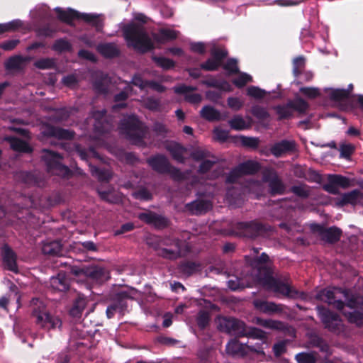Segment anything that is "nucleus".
I'll return each instance as SVG.
<instances>
[{"label": "nucleus", "mask_w": 363, "mask_h": 363, "mask_svg": "<svg viewBox=\"0 0 363 363\" xmlns=\"http://www.w3.org/2000/svg\"><path fill=\"white\" fill-rule=\"evenodd\" d=\"M343 195V203L347 204L356 205L359 198H363V194L359 189H354Z\"/></svg>", "instance_id": "47"}, {"label": "nucleus", "mask_w": 363, "mask_h": 363, "mask_svg": "<svg viewBox=\"0 0 363 363\" xmlns=\"http://www.w3.org/2000/svg\"><path fill=\"white\" fill-rule=\"evenodd\" d=\"M119 128L122 134L133 145H145L144 138L147 127L137 116L132 114L124 117L120 122Z\"/></svg>", "instance_id": "2"}, {"label": "nucleus", "mask_w": 363, "mask_h": 363, "mask_svg": "<svg viewBox=\"0 0 363 363\" xmlns=\"http://www.w3.org/2000/svg\"><path fill=\"white\" fill-rule=\"evenodd\" d=\"M311 230L317 233L321 240L328 243L335 244L337 242L342 236V230L336 226H331L325 228L323 225L318 223H312L310 225Z\"/></svg>", "instance_id": "14"}, {"label": "nucleus", "mask_w": 363, "mask_h": 363, "mask_svg": "<svg viewBox=\"0 0 363 363\" xmlns=\"http://www.w3.org/2000/svg\"><path fill=\"white\" fill-rule=\"evenodd\" d=\"M336 290L342 294L345 301H347L346 305L350 308H359L360 305L362 306L363 308V300L359 299L356 296L352 294L348 289H336Z\"/></svg>", "instance_id": "38"}, {"label": "nucleus", "mask_w": 363, "mask_h": 363, "mask_svg": "<svg viewBox=\"0 0 363 363\" xmlns=\"http://www.w3.org/2000/svg\"><path fill=\"white\" fill-rule=\"evenodd\" d=\"M132 291L133 289L120 291L111 296V303L106 311L108 318H112L116 313H119L122 315L125 314L128 308V301L133 299Z\"/></svg>", "instance_id": "7"}, {"label": "nucleus", "mask_w": 363, "mask_h": 363, "mask_svg": "<svg viewBox=\"0 0 363 363\" xmlns=\"http://www.w3.org/2000/svg\"><path fill=\"white\" fill-rule=\"evenodd\" d=\"M201 116L208 121H218L221 120L220 113L211 106H203L200 111Z\"/></svg>", "instance_id": "40"}, {"label": "nucleus", "mask_w": 363, "mask_h": 363, "mask_svg": "<svg viewBox=\"0 0 363 363\" xmlns=\"http://www.w3.org/2000/svg\"><path fill=\"white\" fill-rule=\"evenodd\" d=\"M5 140L9 143L11 148L14 151L23 153H30L33 151L32 147L26 141L17 137L8 136L6 137Z\"/></svg>", "instance_id": "30"}, {"label": "nucleus", "mask_w": 363, "mask_h": 363, "mask_svg": "<svg viewBox=\"0 0 363 363\" xmlns=\"http://www.w3.org/2000/svg\"><path fill=\"white\" fill-rule=\"evenodd\" d=\"M246 326L245 322L233 317H224L219 324L221 331L236 337H242L246 335L245 333Z\"/></svg>", "instance_id": "16"}, {"label": "nucleus", "mask_w": 363, "mask_h": 363, "mask_svg": "<svg viewBox=\"0 0 363 363\" xmlns=\"http://www.w3.org/2000/svg\"><path fill=\"white\" fill-rule=\"evenodd\" d=\"M31 317L37 327L46 331L60 329L62 325L61 319L51 313L45 306L33 308Z\"/></svg>", "instance_id": "4"}, {"label": "nucleus", "mask_w": 363, "mask_h": 363, "mask_svg": "<svg viewBox=\"0 0 363 363\" xmlns=\"http://www.w3.org/2000/svg\"><path fill=\"white\" fill-rule=\"evenodd\" d=\"M297 363H317L315 356L311 352H302L295 356Z\"/></svg>", "instance_id": "56"}, {"label": "nucleus", "mask_w": 363, "mask_h": 363, "mask_svg": "<svg viewBox=\"0 0 363 363\" xmlns=\"http://www.w3.org/2000/svg\"><path fill=\"white\" fill-rule=\"evenodd\" d=\"M96 50L106 59H113L121 55V50L114 43H100L96 47Z\"/></svg>", "instance_id": "26"}, {"label": "nucleus", "mask_w": 363, "mask_h": 363, "mask_svg": "<svg viewBox=\"0 0 363 363\" xmlns=\"http://www.w3.org/2000/svg\"><path fill=\"white\" fill-rule=\"evenodd\" d=\"M34 66L39 69H50L56 67V60L54 58H40L34 62Z\"/></svg>", "instance_id": "50"}, {"label": "nucleus", "mask_w": 363, "mask_h": 363, "mask_svg": "<svg viewBox=\"0 0 363 363\" xmlns=\"http://www.w3.org/2000/svg\"><path fill=\"white\" fill-rule=\"evenodd\" d=\"M230 128L236 130H242L247 128V125L242 116L237 115L228 121Z\"/></svg>", "instance_id": "54"}, {"label": "nucleus", "mask_w": 363, "mask_h": 363, "mask_svg": "<svg viewBox=\"0 0 363 363\" xmlns=\"http://www.w3.org/2000/svg\"><path fill=\"white\" fill-rule=\"evenodd\" d=\"M97 192L103 201L106 202L114 203H116L118 199L113 193V189L108 186L107 189L103 190L101 188H97Z\"/></svg>", "instance_id": "46"}, {"label": "nucleus", "mask_w": 363, "mask_h": 363, "mask_svg": "<svg viewBox=\"0 0 363 363\" xmlns=\"http://www.w3.org/2000/svg\"><path fill=\"white\" fill-rule=\"evenodd\" d=\"M212 205L209 201L196 199L185 205V209L191 215H203L211 209Z\"/></svg>", "instance_id": "23"}, {"label": "nucleus", "mask_w": 363, "mask_h": 363, "mask_svg": "<svg viewBox=\"0 0 363 363\" xmlns=\"http://www.w3.org/2000/svg\"><path fill=\"white\" fill-rule=\"evenodd\" d=\"M350 97V90L345 89H333L330 94V99L336 102L342 101Z\"/></svg>", "instance_id": "49"}, {"label": "nucleus", "mask_w": 363, "mask_h": 363, "mask_svg": "<svg viewBox=\"0 0 363 363\" xmlns=\"http://www.w3.org/2000/svg\"><path fill=\"white\" fill-rule=\"evenodd\" d=\"M93 118L95 132L104 134L108 133L112 129L111 120L108 117L106 110L95 111Z\"/></svg>", "instance_id": "19"}, {"label": "nucleus", "mask_w": 363, "mask_h": 363, "mask_svg": "<svg viewBox=\"0 0 363 363\" xmlns=\"http://www.w3.org/2000/svg\"><path fill=\"white\" fill-rule=\"evenodd\" d=\"M226 352L234 357H245L248 354V350L257 354H264V352L261 344L256 345H247L240 343L236 338L230 340L225 347Z\"/></svg>", "instance_id": "10"}, {"label": "nucleus", "mask_w": 363, "mask_h": 363, "mask_svg": "<svg viewBox=\"0 0 363 363\" xmlns=\"http://www.w3.org/2000/svg\"><path fill=\"white\" fill-rule=\"evenodd\" d=\"M77 19H82L86 23H90L92 26L95 27L97 31L101 30L103 27L102 21L96 14L79 13Z\"/></svg>", "instance_id": "43"}, {"label": "nucleus", "mask_w": 363, "mask_h": 363, "mask_svg": "<svg viewBox=\"0 0 363 363\" xmlns=\"http://www.w3.org/2000/svg\"><path fill=\"white\" fill-rule=\"evenodd\" d=\"M245 333L246 335L244 337L259 340L263 342H265L267 340V333L258 328L246 326Z\"/></svg>", "instance_id": "45"}, {"label": "nucleus", "mask_w": 363, "mask_h": 363, "mask_svg": "<svg viewBox=\"0 0 363 363\" xmlns=\"http://www.w3.org/2000/svg\"><path fill=\"white\" fill-rule=\"evenodd\" d=\"M236 235L254 240L259 236H265L272 231V227L257 220L250 221H241L236 223L233 226Z\"/></svg>", "instance_id": "3"}, {"label": "nucleus", "mask_w": 363, "mask_h": 363, "mask_svg": "<svg viewBox=\"0 0 363 363\" xmlns=\"http://www.w3.org/2000/svg\"><path fill=\"white\" fill-rule=\"evenodd\" d=\"M257 323L269 329L281 330L284 327L281 321L272 319L257 318Z\"/></svg>", "instance_id": "53"}, {"label": "nucleus", "mask_w": 363, "mask_h": 363, "mask_svg": "<svg viewBox=\"0 0 363 363\" xmlns=\"http://www.w3.org/2000/svg\"><path fill=\"white\" fill-rule=\"evenodd\" d=\"M210 316L208 312L201 311L196 318V323L201 330H203L209 324Z\"/></svg>", "instance_id": "62"}, {"label": "nucleus", "mask_w": 363, "mask_h": 363, "mask_svg": "<svg viewBox=\"0 0 363 363\" xmlns=\"http://www.w3.org/2000/svg\"><path fill=\"white\" fill-rule=\"evenodd\" d=\"M201 83L208 87L216 88L221 91L228 92L232 91L231 85L226 80L220 81L213 77H211L209 79L202 80Z\"/></svg>", "instance_id": "36"}, {"label": "nucleus", "mask_w": 363, "mask_h": 363, "mask_svg": "<svg viewBox=\"0 0 363 363\" xmlns=\"http://www.w3.org/2000/svg\"><path fill=\"white\" fill-rule=\"evenodd\" d=\"M0 250L4 268L15 274L19 273L16 253L7 243L3 244Z\"/></svg>", "instance_id": "18"}, {"label": "nucleus", "mask_w": 363, "mask_h": 363, "mask_svg": "<svg viewBox=\"0 0 363 363\" xmlns=\"http://www.w3.org/2000/svg\"><path fill=\"white\" fill-rule=\"evenodd\" d=\"M152 61L157 65V66L168 70L173 68L175 66L174 62L169 58L164 57L152 56Z\"/></svg>", "instance_id": "52"}, {"label": "nucleus", "mask_w": 363, "mask_h": 363, "mask_svg": "<svg viewBox=\"0 0 363 363\" xmlns=\"http://www.w3.org/2000/svg\"><path fill=\"white\" fill-rule=\"evenodd\" d=\"M86 306V298L81 296L77 297L69 310V315L74 318H80Z\"/></svg>", "instance_id": "41"}, {"label": "nucleus", "mask_w": 363, "mask_h": 363, "mask_svg": "<svg viewBox=\"0 0 363 363\" xmlns=\"http://www.w3.org/2000/svg\"><path fill=\"white\" fill-rule=\"evenodd\" d=\"M350 323H354L359 327L363 326V313L358 311L348 313L347 315Z\"/></svg>", "instance_id": "63"}, {"label": "nucleus", "mask_w": 363, "mask_h": 363, "mask_svg": "<svg viewBox=\"0 0 363 363\" xmlns=\"http://www.w3.org/2000/svg\"><path fill=\"white\" fill-rule=\"evenodd\" d=\"M222 67L225 70L228 72L229 74L240 73V69L238 67V60L235 58H229Z\"/></svg>", "instance_id": "60"}, {"label": "nucleus", "mask_w": 363, "mask_h": 363, "mask_svg": "<svg viewBox=\"0 0 363 363\" xmlns=\"http://www.w3.org/2000/svg\"><path fill=\"white\" fill-rule=\"evenodd\" d=\"M172 245H174V248H159L157 255L164 259L175 260L186 256L191 252L189 243L182 240L174 238Z\"/></svg>", "instance_id": "8"}, {"label": "nucleus", "mask_w": 363, "mask_h": 363, "mask_svg": "<svg viewBox=\"0 0 363 363\" xmlns=\"http://www.w3.org/2000/svg\"><path fill=\"white\" fill-rule=\"evenodd\" d=\"M267 92L265 90L260 89L258 86H250L247 89V94L249 96L255 98L256 99H263Z\"/></svg>", "instance_id": "64"}, {"label": "nucleus", "mask_w": 363, "mask_h": 363, "mask_svg": "<svg viewBox=\"0 0 363 363\" xmlns=\"http://www.w3.org/2000/svg\"><path fill=\"white\" fill-rule=\"evenodd\" d=\"M72 48L71 43L65 38L56 40L52 46V49L57 52H69Z\"/></svg>", "instance_id": "48"}, {"label": "nucleus", "mask_w": 363, "mask_h": 363, "mask_svg": "<svg viewBox=\"0 0 363 363\" xmlns=\"http://www.w3.org/2000/svg\"><path fill=\"white\" fill-rule=\"evenodd\" d=\"M289 105L291 106L292 111H297L300 115L305 114L309 108L308 103L301 97H297L294 100H289Z\"/></svg>", "instance_id": "44"}, {"label": "nucleus", "mask_w": 363, "mask_h": 363, "mask_svg": "<svg viewBox=\"0 0 363 363\" xmlns=\"http://www.w3.org/2000/svg\"><path fill=\"white\" fill-rule=\"evenodd\" d=\"M201 264L199 262L184 260L178 265V269L182 274L190 277L199 270Z\"/></svg>", "instance_id": "35"}, {"label": "nucleus", "mask_w": 363, "mask_h": 363, "mask_svg": "<svg viewBox=\"0 0 363 363\" xmlns=\"http://www.w3.org/2000/svg\"><path fill=\"white\" fill-rule=\"evenodd\" d=\"M262 180L268 184L269 193L271 196L284 194L286 186L274 169H264L262 171Z\"/></svg>", "instance_id": "9"}, {"label": "nucleus", "mask_w": 363, "mask_h": 363, "mask_svg": "<svg viewBox=\"0 0 363 363\" xmlns=\"http://www.w3.org/2000/svg\"><path fill=\"white\" fill-rule=\"evenodd\" d=\"M316 299L328 303L333 306L336 309L341 311L345 303L342 300H336L335 292L333 290L324 289L318 291L315 296Z\"/></svg>", "instance_id": "24"}, {"label": "nucleus", "mask_w": 363, "mask_h": 363, "mask_svg": "<svg viewBox=\"0 0 363 363\" xmlns=\"http://www.w3.org/2000/svg\"><path fill=\"white\" fill-rule=\"evenodd\" d=\"M50 287L54 291L65 292L69 290V279L65 273H59L50 279Z\"/></svg>", "instance_id": "27"}, {"label": "nucleus", "mask_w": 363, "mask_h": 363, "mask_svg": "<svg viewBox=\"0 0 363 363\" xmlns=\"http://www.w3.org/2000/svg\"><path fill=\"white\" fill-rule=\"evenodd\" d=\"M254 306L264 313H279L283 311V305L271 301L256 300L254 301Z\"/></svg>", "instance_id": "28"}, {"label": "nucleus", "mask_w": 363, "mask_h": 363, "mask_svg": "<svg viewBox=\"0 0 363 363\" xmlns=\"http://www.w3.org/2000/svg\"><path fill=\"white\" fill-rule=\"evenodd\" d=\"M262 282L274 292L281 294L287 298H302L304 296V293L293 288L289 284L274 278L273 274H270L269 271H268L267 276L263 279Z\"/></svg>", "instance_id": "6"}, {"label": "nucleus", "mask_w": 363, "mask_h": 363, "mask_svg": "<svg viewBox=\"0 0 363 363\" xmlns=\"http://www.w3.org/2000/svg\"><path fill=\"white\" fill-rule=\"evenodd\" d=\"M91 175L96 177L99 182L108 183L112 178V172L108 168H101L89 164Z\"/></svg>", "instance_id": "33"}, {"label": "nucleus", "mask_w": 363, "mask_h": 363, "mask_svg": "<svg viewBox=\"0 0 363 363\" xmlns=\"http://www.w3.org/2000/svg\"><path fill=\"white\" fill-rule=\"evenodd\" d=\"M123 37L128 48L145 54L155 49V44L145 28L136 23H129L122 27Z\"/></svg>", "instance_id": "1"}, {"label": "nucleus", "mask_w": 363, "mask_h": 363, "mask_svg": "<svg viewBox=\"0 0 363 363\" xmlns=\"http://www.w3.org/2000/svg\"><path fill=\"white\" fill-rule=\"evenodd\" d=\"M152 36L157 43H164L175 40L178 36V32L172 29L161 28L157 33H154Z\"/></svg>", "instance_id": "34"}, {"label": "nucleus", "mask_w": 363, "mask_h": 363, "mask_svg": "<svg viewBox=\"0 0 363 363\" xmlns=\"http://www.w3.org/2000/svg\"><path fill=\"white\" fill-rule=\"evenodd\" d=\"M55 11L57 13V18L60 21L69 26H72V21L77 19V17L79 16V11L70 8L65 10L60 7H57L55 9Z\"/></svg>", "instance_id": "31"}, {"label": "nucleus", "mask_w": 363, "mask_h": 363, "mask_svg": "<svg viewBox=\"0 0 363 363\" xmlns=\"http://www.w3.org/2000/svg\"><path fill=\"white\" fill-rule=\"evenodd\" d=\"M147 163L154 171L160 174H168L175 181H181L184 178L182 172L172 166L164 155L152 156L147 160Z\"/></svg>", "instance_id": "5"}, {"label": "nucleus", "mask_w": 363, "mask_h": 363, "mask_svg": "<svg viewBox=\"0 0 363 363\" xmlns=\"http://www.w3.org/2000/svg\"><path fill=\"white\" fill-rule=\"evenodd\" d=\"M29 60L27 57H23L21 55H14L10 57L5 62V68L7 70H18L22 68V65L24 62Z\"/></svg>", "instance_id": "39"}, {"label": "nucleus", "mask_w": 363, "mask_h": 363, "mask_svg": "<svg viewBox=\"0 0 363 363\" xmlns=\"http://www.w3.org/2000/svg\"><path fill=\"white\" fill-rule=\"evenodd\" d=\"M332 178V182L337 185V187L347 189L351 186L349 178L340 174H330Z\"/></svg>", "instance_id": "55"}, {"label": "nucleus", "mask_w": 363, "mask_h": 363, "mask_svg": "<svg viewBox=\"0 0 363 363\" xmlns=\"http://www.w3.org/2000/svg\"><path fill=\"white\" fill-rule=\"evenodd\" d=\"M228 286L232 291H239L245 289L246 285L243 279L238 277H233L228 281Z\"/></svg>", "instance_id": "61"}, {"label": "nucleus", "mask_w": 363, "mask_h": 363, "mask_svg": "<svg viewBox=\"0 0 363 363\" xmlns=\"http://www.w3.org/2000/svg\"><path fill=\"white\" fill-rule=\"evenodd\" d=\"M290 190L296 196L302 199H307L310 196V191L305 184L292 186Z\"/></svg>", "instance_id": "57"}, {"label": "nucleus", "mask_w": 363, "mask_h": 363, "mask_svg": "<svg viewBox=\"0 0 363 363\" xmlns=\"http://www.w3.org/2000/svg\"><path fill=\"white\" fill-rule=\"evenodd\" d=\"M42 133L48 138H55L59 140H72L74 137V132L60 127H55L46 123L43 126Z\"/></svg>", "instance_id": "20"}, {"label": "nucleus", "mask_w": 363, "mask_h": 363, "mask_svg": "<svg viewBox=\"0 0 363 363\" xmlns=\"http://www.w3.org/2000/svg\"><path fill=\"white\" fill-rule=\"evenodd\" d=\"M270 262L269 257L265 252H262L260 256L252 258L250 264L252 267L257 269L259 273L262 276V281L267 276L268 271L270 272V274H273V270L270 265H269V262Z\"/></svg>", "instance_id": "22"}, {"label": "nucleus", "mask_w": 363, "mask_h": 363, "mask_svg": "<svg viewBox=\"0 0 363 363\" xmlns=\"http://www.w3.org/2000/svg\"><path fill=\"white\" fill-rule=\"evenodd\" d=\"M296 151V143L294 140H282L275 143L270 147V152L277 158L284 155L292 154Z\"/></svg>", "instance_id": "21"}, {"label": "nucleus", "mask_w": 363, "mask_h": 363, "mask_svg": "<svg viewBox=\"0 0 363 363\" xmlns=\"http://www.w3.org/2000/svg\"><path fill=\"white\" fill-rule=\"evenodd\" d=\"M69 117V112L66 108H62L55 110L53 113L50 115V120L57 123L67 121Z\"/></svg>", "instance_id": "51"}, {"label": "nucleus", "mask_w": 363, "mask_h": 363, "mask_svg": "<svg viewBox=\"0 0 363 363\" xmlns=\"http://www.w3.org/2000/svg\"><path fill=\"white\" fill-rule=\"evenodd\" d=\"M238 167L242 176L253 175L259 171L260 164L257 162L247 160L239 164Z\"/></svg>", "instance_id": "37"}, {"label": "nucleus", "mask_w": 363, "mask_h": 363, "mask_svg": "<svg viewBox=\"0 0 363 363\" xmlns=\"http://www.w3.org/2000/svg\"><path fill=\"white\" fill-rule=\"evenodd\" d=\"M74 273L77 276L83 275L88 281L96 284H102L109 279L108 272L98 265L83 267L74 271Z\"/></svg>", "instance_id": "11"}, {"label": "nucleus", "mask_w": 363, "mask_h": 363, "mask_svg": "<svg viewBox=\"0 0 363 363\" xmlns=\"http://www.w3.org/2000/svg\"><path fill=\"white\" fill-rule=\"evenodd\" d=\"M315 310L326 329L334 333L340 331L342 320L337 313L323 306H317Z\"/></svg>", "instance_id": "13"}, {"label": "nucleus", "mask_w": 363, "mask_h": 363, "mask_svg": "<svg viewBox=\"0 0 363 363\" xmlns=\"http://www.w3.org/2000/svg\"><path fill=\"white\" fill-rule=\"evenodd\" d=\"M211 57L200 64L201 69L204 71H217L223 65L224 60L228 57V52L225 48L213 47L210 50Z\"/></svg>", "instance_id": "15"}, {"label": "nucleus", "mask_w": 363, "mask_h": 363, "mask_svg": "<svg viewBox=\"0 0 363 363\" xmlns=\"http://www.w3.org/2000/svg\"><path fill=\"white\" fill-rule=\"evenodd\" d=\"M166 149L171 154L172 158L179 163H184V154L186 149L181 144L176 142H171L166 145Z\"/></svg>", "instance_id": "32"}, {"label": "nucleus", "mask_w": 363, "mask_h": 363, "mask_svg": "<svg viewBox=\"0 0 363 363\" xmlns=\"http://www.w3.org/2000/svg\"><path fill=\"white\" fill-rule=\"evenodd\" d=\"M138 218L156 230H163L169 225V220L167 218L151 211L140 213Z\"/></svg>", "instance_id": "17"}, {"label": "nucleus", "mask_w": 363, "mask_h": 363, "mask_svg": "<svg viewBox=\"0 0 363 363\" xmlns=\"http://www.w3.org/2000/svg\"><path fill=\"white\" fill-rule=\"evenodd\" d=\"M41 158L45 162L48 172H49L54 174H66L69 172V168L62 164V156L54 151L43 149Z\"/></svg>", "instance_id": "12"}, {"label": "nucleus", "mask_w": 363, "mask_h": 363, "mask_svg": "<svg viewBox=\"0 0 363 363\" xmlns=\"http://www.w3.org/2000/svg\"><path fill=\"white\" fill-rule=\"evenodd\" d=\"M42 252L50 257H60L63 255L62 245L59 240L48 241L43 243Z\"/></svg>", "instance_id": "29"}, {"label": "nucleus", "mask_w": 363, "mask_h": 363, "mask_svg": "<svg viewBox=\"0 0 363 363\" xmlns=\"http://www.w3.org/2000/svg\"><path fill=\"white\" fill-rule=\"evenodd\" d=\"M196 90H197L196 86H186L185 84L174 87V92L176 94H185V100L194 104H199L202 100V96L200 94H189V92Z\"/></svg>", "instance_id": "25"}, {"label": "nucleus", "mask_w": 363, "mask_h": 363, "mask_svg": "<svg viewBox=\"0 0 363 363\" xmlns=\"http://www.w3.org/2000/svg\"><path fill=\"white\" fill-rule=\"evenodd\" d=\"M273 109L275 111L276 114L278 116L279 121L289 119L294 115L291 107L289 105V101L285 104H279L274 106Z\"/></svg>", "instance_id": "42"}, {"label": "nucleus", "mask_w": 363, "mask_h": 363, "mask_svg": "<svg viewBox=\"0 0 363 363\" xmlns=\"http://www.w3.org/2000/svg\"><path fill=\"white\" fill-rule=\"evenodd\" d=\"M251 113L256 118L262 121L266 120L269 117V113L267 109L259 105L253 106Z\"/></svg>", "instance_id": "58"}, {"label": "nucleus", "mask_w": 363, "mask_h": 363, "mask_svg": "<svg viewBox=\"0 0 363 363\" xmlns=\"http://www.w3.org/2000/svg\"><path fill=\"white\" fill-rule=\"evenodd\" d=\"M19 177L23 183L28 185H38L39 183L38 178L33 173L29 172H21Z\"/></svg>", "instance_id": "59"}]
</instances>
